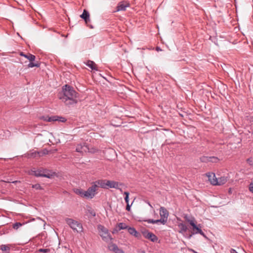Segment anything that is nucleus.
<instances>
[{"label": "nucleus", "instance_id": "f257e3e1", "mask_svg": "<svg viewBox=\"0 0 253 253\" xmlns=\"http://www.w3.org/2000/svg\"><path fill=\"white\" fill-rule=\"evenodd\" d=\"M77 93L71 86L66 84L63 86L62 92L60 93L59 98L66 105H72L77 103Z\"/></svg>", "mask_w": 253, "mask_h": 253}, {"label": "nucleus", "instance_id": "f03ea898", "mask_svg": "<svg viewBox=\"0 0 253 253\" xmlns=\"http://www.w3.org/2000/svg\"><path fill=\"white\" fill-rule=\"evenodd\" d=\"M65 221L67 224L75 232L81 233L83 232L82 224L79 222L72 218H66Z\"/></svg>", "mask_w": 253, "mask_h": 253}, {"label": "nucleus", "instance_id": "7ed1b4c3", "mask_svg": "<svg viewBox=\"0 0 253 253\" xmlns=\"http://www.w3.org/2000/svg\"><path fill=\"white\" fill-rule=\"evenodd\" d=\"M97 229L100 236L104 241L108 242L112 240V238L106 228L102 225H98Z\"/></svg>", "mask_w": 253, "mask_h": 253}, {"label": "nucleus", "instance_id": "20e7f679", "mask_svg": "<svg viewBox=\"0 0 253 253\" xmlns=\"http://www.w3.org/2000/svg\"><path fill=\"white\" fill-rule=\"evenodd\" d=\"M186 219L193 227V234H200L203 237L205 238L207 237L205 233L202 231V230L201 229V224H199L198 225L196 224L195 220L194 218H192V219L186 218Z\"/></svg>", "mask_w": 253, "mask_h": 253}, {"label": "nucleus", "instance_id": "39448f33", "mask_svg": "<svg viewBox=\"0 0 253 253\" xmlns=\"http://www.w3.org/2000/svg\"><path fill=\"white\" fill-rule=\"evenodd\" d=\"M159 213L161 218L160 223L165 225L166 224L168 221V218L169 216V212L164 207H161L160 208Z\"/></svg>", "mask_w": 253, "mask_h": 253}, {"label": "nucleus", "instance_id": "423d86ee", "mask_svg": "<svg viewBox=\"0 0 253 253\" xmlns=\"http://www.w3.org/2000/svg\"><path fill=\"white\" fill-rule=\"evenodd\" d=\"M97 190V186L92 183V186L89 187L86 191H85V198L92 199L96 195Z\"/></svg>", "mask_w": 253, "mask_h": 253}, {"label": "nucleus", "instance_id": "0eeeda50", "mask_svg": "<svg viewBox=\"0 0 253 253\" xmlns=\"http://www.w3.org/2000/svg\"><path fill=\"white\" fill-rule=\"evenodd\" d=\"M76 151L77 152L84 154V153L86 152H93L94 151L90 150L88 146L85 144H78L76 149Z\"/></svg>", "mask_w": 253, "mask_h": 253}, {"label": "nucleus", "instance_id": "6e6552de", "mask_svg": "<svg viewBox=\"0 0 253 253\" xmlns=\"http://www.w3.org/2000/svg\"><path fill=\"white\" fill-rule=\"evenodd\" d=\"M129 6V3L126 1H121L119 2L117 6L116 12L120 11H125L126 8Z\"/></svg>", "mask_w": 253, "mask_h": 253}, {"label": "nucleus", "instance_id": "1a4fd4ad", "mask_svg": "<svg viewBox=\"0 0 253 253\" xmlns=\"http://www.w3.org/2000/svg\"><path fill=\"white\" fill-rule=\"evenodd\" d=\"M31 174H33L37 177H49V176L44 173V170L42 169L32 170Z\"/></svg>", "mask_w": 253, "mask_h": 253}, {"label": "nucleus", "instance_id": "9d476101", "mask_svg": "<svg viewBox=\"0 0 253 253\" xmlns=\"http://www.w3.org/2000/svg\"><path fill=\"white\" fill-rule=\"evenodd\" d=\"M206 175L208 177L209 181L213 185H216L217 183V178L215 177V174L213 173H208Z\"/></svg>", "mask_w": 253, "mask_h": 253}, {"label": "nucleus", "instance_id": "9b49d317", "mask_svg": "<svg viewBox=\"0 0 253 253\" xmlns=\"http://www.w3.org/2000/svg\"><path fill=\"white\" fill-rule=\"evenodd\" d=\"M106 189H108L109 188H116L119 189V183L118 182L112 180H106Z\"/></svg>", "mask_w": 253, "mask_h": 253}, {"label": "nucleus", "instance_id": "f8f14e48", "mask_svg": "<svg viewBox=\"0 0 253 253\" xmlns=\"http://www.w3.org/2000/svg\"><path fill=\"white\" fill-rule=\"evenodd\" d=\"M106 179H100L95 181L93 183L94 185L97 186V189L98 187H101L102 188L106 189Z\"/></svg>", "mask_w": 253, "mask_h": 253}, {"label": "nucleus", "instance_id": "ddd939ff", "mask_svg": "<svg viewBox=\"0 0 253 253\" xmlns=\"http://www.w3.org/2000/svg\"><path fill=\"white\" fill-rule=\"evenodd\" d=\"M144 236L146 238L149 239L152 242H156L158 240L157 237L151 232L145 233Z\"/></svg>", "mask_w": 253, "mask_h": 253}, {"label": "nucleus", "instance_id": "4468645a", "mask_svg": "<svg viewBox=\"0 0 253 253\" xmlns=\"http://www.w3.org/2000/svg\"><path fill=\"white\" fill-rule=\"evenodd\" d=\"M109 249L110 251H113L115 253H124L122 250L119 249L118 246L114 244H110L109 246Z\"/></svg>", "mask_w": 253, "mask_h": 253}, {"label": "nucleus", "instance_id": "2eb2a0df", "mask_svg": "<svg viewBox=\"0 0 253 253\" xmlns=\"http://www.w3.org/2000/svg\"><path fill=\"white\" fill-rule=\"evenodd\" d=\"M127 230L128 233L134 236L135 237L139 238L140 236V234L139 232H138L133 227H127Z\"/></svg>", "mask_w": 253, "mask_h": 253}, {"label": "nucleus", "instance_id": "dca6fc26", "mask_svg": "<svg viewBox=\"0 0 253 253\" xmlns=\"http://www.w3.org/2000/svg\"><path fill=\"white\" fill-rule=\"evenodd\" d=\"M80 17L85 21L86 23H87V22L90 21L89 14L88 12L85 9L84 10Z\"/></svg>", "mask_w": 253, "mask_h": 253}, {"label": "nucleus", "instance_id": "f3484780", "mask_svg": "<svg viewBox=\"0 0 253 253\" xmlns=\"http://www.w3.org/2000/svg\"><path fill=\"white\" fill-rule=\"evenodd\" d=\"M74 192L77 195L81 196L82 198H85V191L81 188H75L74 189Z\"/></svg>", "mask_w": 253, "mask_h": 253}, {"label": "nucleus", "instance_id": "a211bd4d", "mask_svg": "<svg viewBox=\"0 0 253 253\" xmlns=\"http://www.w3.org/2000/svg\"><path fill=\"white\" fill-rule=\"evenodd\" d=\"M20 55L21 56H24L27 59H28L30 62L33 61L35 60L36 56L33 54H31L30 53H28L27 54H25L23 52H21L20 53Z\"/></svg>", "mask_w": 253, "mask_h": 253}, {"label": "nucleus", "instance_id": "6ab92c4d", "mask_svg": "<svg viewBox=\"0 0 253 253\" xmlns=\"http://www.w3.org/2000/svg\"><path fill=\"white\" fill-rule=\"evenodd\" d=\"M178 227L180 228L179 233L183 234L186 232L188 229L187 226L183 223H180L178 224Z\"/></svg>", "mask_w": 253, "mask_h": 253}, {"label": "nucleus", "instance_id": "aec40b11", "mask_svg": "<svg viewBox=\"0 0 253 253\" xmlns=\"http://www.w3.org/2000/svg\"><path fill=\"white\" fill-rule=\"evenodd\" d=\"M217 183L216 185H221L225 184L227 181V178L226 177L222 176L217 178Z\"/></svg>", "mask_w": 253, "mask_h": 253}, {"label": "nucleus", "instance_id": "412c9836", "mask_svg": "<svg viewBox=\"0 0 253 253\" xmlns=\"http://www.w3.org/2000/svg\"><path fill=\"white\" fill-rule=\"evenodd\" d=\"M86 65L92 70H97L96 69V65L93 61L88 60L87 61Z\"/></svg>", "mask_w": 253, "mask_h": 253}, {"label": "nucleus", "instance_id": "4be33fe9", "mask_svg": "<svg viewBox=\"0 0 253 253\" xmlns=\"http://www.w3.org/2000/svg\"><path fill=\"white\" fill-rule=\"evenodd\" d=\"M0 249L2 251H9L10 249L9 245H2L0 247Z\"/></svg>", "mask_w": 253, "mask_h": 253}, {"label": "nucleus", "instance_id": "5701e85b", "mask_svg": "<svg viewBox=\"0 0 253 253\" xmlns=\"http://www.w3.org/2000/svg\"><path fill=\"white\" fill-rule=\"evenodd\" d=\"M58 118H59V117L54 116L48 117L47 119H46L45 120L49 122H54V121H58Z\"/></svg>", "mask_w": 253, "mask_h": 253}, {"label": "nucleus", "instance_id": "b1692460", "mask_svg": "<svg viewBox=\"0 0 253 253\" xmlns=\"http://www.w3.org/2000/svg\"><path fill=\"white\" fill-rule=\"evenodd\" d=\"M40 66V64L39 63H34L33 61L30 62V63L28 65V67L29 68H33L34 67H39Z\"/></svg>", "mask_w": 253, "mask_h": 253}, {"label": "nucleus", "instance_id": "393cba45", "mask_svg": "<svg viewBox=\"0 0 253 253\" xmlns=\"http://www.w3.org/2000/svg\"><path fill=\"white\" fill-rule=\"evenodd\" d=\"M210 157L202 156L200 158V161L203 163L210 162Z\"/></svg>", "mask_w": 253, "mask_h": 253}, {"label": "nucleus", "instance_id": "a878e982", "mask_svg": "<svg viewBox=\"0 0 253 253\" xmlns=\"http://www.w3.org/2000/svg\"><path fill=\"white\" fill-rule=\"evenodd\" d=\"M119 230L125 229L127 228V226L124 223H120L118 224Z\"/></svg>", "mask_w": 253, "mask_h": 253}, {"label": "nucleus", "instance_id": "bb28decb", "mask_svg": "<svg viewBox=\"0 0 253 253\" xmlns=\"http://www.w3.org/2000/svg\"><path fill=\"white\" fill-rule=\"evenodd\" d=\"M219 161V159L216 157H210V162L216 163Z\"/></svg>", "mask_w": 253, "mask_h": 253}, {"label": "nucleus", "instance_id": "cd10ccee", "mask_svg": "<svg viewBox=\"0 0 253 253\" xmlns=\"http://www.w3.org/2000/svg\"><path fill=\"white\" fill-rule=\"evenodd\" d=\"M145 221L148 223H153V224L160 223V220L159 219L154 220V219H147V220H145Z\"/></svg>", "mask_w": 253, "mask_h": 253}, {"label": "nucleus", "instance_id": "c85d7f7f", "mask_svg": "<svg viewBox=\"0 0 253 253\" xmlns=\"http://www.w3.org/2000/svg\"><path fill=\"white\" fill-rule=\"evenodd\" d=\"M22 224L20 222H16L13 225V228L14 229H18L20 227H21Z\"/></svg>", "mask_w": 253, "mask_h": 253}, {"label": "nucleus", "instance_id": "c756f323", "mask_svg": "<svg viewBox=\"0 0 253 253\" xmlns=\"http://www.w3.org/2000/svg\"><path fill=\"white\" fill-rule=\"evenodd\" d=\"M124 195H126V197L125 198V200L126 201V202L127 203V204H129L128 203V196H129V193L128 192H124Z\"/></svg>", "mask_w": 253, "mask_h": 253}, {"label": "nucleus", "instance_id": "7c9ffc66", "mask_svg": "<svg viewBox=\"0 0 253 253\" xmlns=\"http://www.w3.org/2000/svg\"><path fill=\"white\" fill-rule=\"evenodd\" d=\"M37 220L39 221V223L40 225H43V226H45V222L44 220H42L41 218L38 217Z\"/></svg>", "mask_w": 253, "mask_h": 253}, {"label": "nucleus", "instance_id": "2f4dec72", "mask_svg": "<svg viewBox=\"0 0 253 253\" xmlns=\"http://www.w3.org/2000/svg\"><path fill=\"white\" fill-rule=\"evenodd\" d=\"M32 187L37 189V190H40L42 189V187L39 184H36L32 185Z\"/></svg>", "mask_w": 253, "mask_h": 253}, {"label": "nucleus", "instance_id": "473e14b6", "mask_svg": "<svg viewBox=\"0 0 253 253\" xmlns=\"http://www.w3.org/2000/svg\"><path fill=\"white\" fill-rule=\"evenodd\" d=\"M39 252H42L44 253H47L49 252V249H41L39 250Z\"/></svg>", "mask_w": 253, "mask_h": 253}, {"label": "nucleus", "instance_id": "72a5a7b5", "mask_svg": "<svg viewBox=\"0 0 253 253\" xmlns=\"http://www.w3.org/2000/svg\"><path fill=\"white\" fill-rule=\"evenodd\" d=\"M249 190L251 192L253 193V180L249 185Z\"/></svg>", "mask_w": 253, "mask_h": 253}, {"label": "nucleus", "instance_id": "f704fd0d", "mask_svg": "<svg viewBox=\"0 0 253 253\" xmlns=\"http://www.w3.org/2000/svg\"><path fill=\"white\" fill-rule=\"evenodd\" d=\"M38 155H39V153L37 152H33L30 154L31 157H36Z\"/></svg>", "mask_w": 253, "mask_h": 253}, {"label": "nucleus", "instance_id": "c9c22d12", "mask_svg": "<svg viewBox=\"0 0 253 253\" xmlns=\"http://www.w3.org/2000/svg\"><path fill=\"white\" fill-rule=\"evenodd\" d=\"M58 121L62 122H64L66 121V120L65 119V118L63 117H59Z\"/></svg>", "mask_w": 253, "mask_h": 253}, {"label": "nucleus", "instance_id": "e433bc0d", "mask_svg": "<svg viewBox=\"0 0 253 253\" xmlns=\"http://www.w3.org/2000/svg\"><path fill=\"white\" fill-rule=\"evenodd\" d=\"M126 210L127 211H129L130 210V205H129V204H127L126 207Z\"/></svg>", "mask_w": 253, "mask_h": 253}, {"label": "nucleus", "instance_id": "4c0bfd02", "mask_svg": "<svg viewBox=\"0 0 253 253\" xmlns=\"http://www.w3.org/2000/svg\"><path fill=\"white\" fill-rule=\"evenodd\" d=\"M90 214H91L93 216H95V215H96L95 212L94 211H90Z\"/></svg>", "mask_w": 253, "mask_h": 253}, {"label": "nucleus", "instance_id": "58836bf2", "mask_svg": "<svg viewBox=\"0 0 253 253\" xmlns=\"http://www.w3.org/2000/svg\"><path fill=\"white\" fill-rule=\"evenodd\" d=\"M231 253H238L234 249H232L230 251Z\"/></svg>", "mask_w": 253, "mask_h": 253}, {"label": "nucleus", "instance_id": "ea45409f", "mask_svg": "<svg viewBox=\"0 0 253 253\" xmlns=\"http://www.w3.org/2000/svg\"><path fill=\"white\" fill-rule=\"evenodd\" d=\"M156 50H157V51H161L162 50H161V49L160 48V47H156Z\"/></svg>", "mask_w": 253, "mask_h": 253}, {"label": "nucleus", "instance_id": "a19ab883", "mask_svg": "<svg viewBox=\"0 0 253 253\" xmlns=\"http://www.w3.org/2000/svg\"><path fill=\"white\" fill-rule=\"evenodd\" d=\"M193 235V232H192L191 234H190V235L188 236V239H190V238H191V237L192 236V235Z\"/></svg>", "mask_w": 253, "mask_h": 253}, {"label": "nucleus", "instance_id": "79ce46f5", "mask_svg": "<svg viewBox=\"0 0 253 253\" xmlns=\"http://www.w3.org/2000/svg\"><path fill=\"white\" fill-rule=\"evenodd\" d=\"M148 204L149 206L151 208H153V207H152V205L150 204V203H148Z\"/></svg>", "mask_w": 253, "mask_h": 253}, {"label": "nucleus", "instance_id": "37998d69", "mask_svg": "<svg viewBox=\"0 0 253 253\" xmlns=\"http://www.w3.org/2000/svg\"><path fill=\"white\" fill-rule=\"evenodd\" d=\"M251 160L250 159H248V160H247V161H248L249 162H250Z\"/></svg>", "mask_w": 253, "mask_h": 253}, {"label": "nucleus", "instance_id": "c03bdc74", "mask_svg": "<svg viewBox=\"0 0 253 253\" xmlns=\"http://www.w3.org/2000/svg\"><path fill=\"white\" fill-rule=\"evenodd\" d=\"M140 253H146L144 251H141Z\"/></svg>", "mask_w": 253, "mask_h": 253}]
</instances>
